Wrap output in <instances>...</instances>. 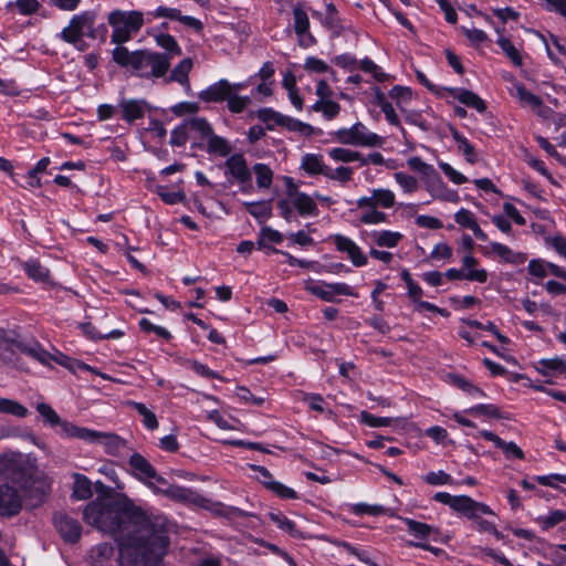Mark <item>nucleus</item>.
I'll return each mask as SVG.
<instances>
[{"label":"nucleus","instance_id":"nucleus-1","mask_svg":"<svg viewBox=\"0 0 566 566\" xmlns=\"http://www.w3.org/2000/svg\"><path fill=\"white\" fill-rule=\"evenodd\" d=\"M83 520L96 530L111 534L122 546H133V534L149 533V518L130 500L90 502L83 511Z\"/></svg>","mask_w":566,"mask_h":566},{"label":"nucleus","instance_id":"nucleus-2","mask_svg":"<svg viewBox=\"0 0 566 566\" xmlns=\"http://www.w3.org/2000/svg\"><path fill=\"white\" fill-rule=\"evenodd\" d=\"M113 60L120 66L129 67L140 77H163L169 70V57L157 52H129L125 46L113 50Z\"/></svg>","mask_w":566,"mask_h":566},{"label":"nucleus","instance_id":"nucleus-3","mask_svg":"<svg viewBox=\"0 0 566 566\" xmlns=\"http://www.w3.org/2000/svg\"><path fill=\"white\" fill-rule=\"evenodd\" d=\"M396 205V193L389 188H373L369 195L360 196L356 200V208L360 210L359 221L365 226L386 223L388 216L380 209L389 210Z\"/></svg>","mask_w":566,"mask_h":566},{"label":"nucleus","instance_id":"nucleus-4","mask_svg":"<svg viewBox=\"0 0 566 566\" xmlns=\"http://www.w3.org/2000/svg\"><path fill=\"white\" fill-rule=\"evenodd\" d=\"M107 22L112 28L111 41L115 44H123L128 42L135 34H137L144 23V13L138 10L124 11L113 10L107 15Z\"/></svg>","mask_w":566,"mask_h":566},{"label":"nucleus","instance_id":"nucleus-5","mask_svg":"<svg viewBox=\"0 0 566 566\" xmlns=\"http://www.w3.org/2000/svg\"><path fill=\"white\" fill-rule=\"evenodd\" d=\"M332 138L339 144L358 147H377L384 143L381 136L370 132L361 122L333 132Z\"/></svg>","mask_w":566,"mask_h":566},{"label":"nucleus","instance_id":"nucleus-6","mask_svg":"<svg viewBox=\"0 0 566 566\" xmlns=\"http://www.w3.org/2000/svg\"><path fill=\"white\" fill-rule=\"evenodd\" d=\"M66 431L76 439L102 446L111 455L117 454L125 444V441L113 432L97 431L85 427H66Z\"/></svg>","mask_w":566,"mask_h":566},{"label":"nucleus","instance_id":"nucleus-7","mask_svg":"<svg viewBox=\"0 0 566 566\" xmlns=\"http://www.w3.org/2000/svg\"><path fill=\"white\" fill-rule=\"evenodd\" d=\"M94 22V12H81L71 18L69 24L57 34V36L76 49L83 50V36L86 31H91L93 29Z\"/></svg>","mask_w":566,"mask_h":566},{"label":"nucleus","instance_id":"nucleus-8","mask_svg":"<svg viewBox=\"0 0 566 566\" xmlns=\"http://www.w3.org/2000/svg\"><path fill=\"white\" fill-rule=\"evenodd\" d=\"M305 290L325 302H336L337 296L343 295L357 297L355 289L345 282L327 283L310 279L305 281Z\"/></svg>","mask_w":566,"mask_h":566},{"label":"nucleus","instance_id":"nucleus-9","mask_svg":"<svg viewBox=\"0 0 566 566\" xmlns=\"http://www.w3.org/2000/svg\"><path fill=\"white\" fill-rule=\"evenodd\" d=\"M132 475L153 491L157 484L167 485V480L159 475L153 464L140 453L134 452L128 460Z\"/></svg>","mask_w":566,"mask_h":566},{"label":"nucleus","instance_id":"nucleus-10","mask_svg":"<svg viewBox=\"0 0 566 566\" xmlns=\"http://www.w3.org/2000/svg\"><path fill=\"white\" fill-rule=\"evenodd\" d=\"M29 470L25 457L19 452H6L0 455V476L13 483H22Z\"/></svg>","mask_w":566,"mask_h":566},{"label":"nucleus","instance_id":"nucleus-11","mask_svg":"<svg viewBox=\"0 0 566 566\" xmlns=\"http://www.w3.org/2000/svg\"><path fill=\"white\" fill-rule=\"evenodd\" d=\"M119 566H158V557L146 544L122 546Z\"/></svg>","mask_w":566,"mask_h":566},{"label":"nucleus","instance_id":"nucleus-12","mask_svg":"<svg viewBox=\"0 0 566 566\" xmlns=\"http://www.w3.org/2000/svg\"><path fill=\"white\" fill-rule=\"evenodd\" d=\"M290 203L297 211L301 217H317L319 213L318 207L314 197L306 192L300 191L292 179H289L286 189Z\"/></svg>","mask_w":566,"mask_h":566},{"label":"nucleus","instance_id":"nucleus-13","mask_svg":"<svg viewBox=\"0 0 566 566\" xmlns=\"http://www.w3.org/2000/svg\"><path fill=\"white\" fill-rule=\"evenodd\" d=\"M329 239L336 250L346 254L354 266L361 268L367 265L368 256L353 239L340 233L333 234Z\"/></svg>","mask_w":566,"mask_h":566},{"label":"nucleus","instance_id":"nucleus-14","mask_svg":"<svg viewBox=\"0 0 566 566\" xmlns=\"http://www.w3.org/2000/svg\"><path fill=\"white\" fill-rule=\"evenodd\" d=\"M461 514L473 522V527L478 532L488 533V531H494V523L483 518V516L486 515H494V512L489 505L470 499L465 506V511Z\"/></svg>","mask_w":566,"mask_h":566},{"label":"nucleus","instance_id":"nucleus-15","mask_svg":"<svg viewBox=\"0 0 566 566\" xmlns=\"http://www.w3.org/2000/svg\"><path fill=\"white\" fill-rule=\"evenodd\" d=\"M224 175L228 180H233L240 185L251 182V170L248 167L245 157L240 154H233L224 161Z\"/></svg>","mask_w":566,"mask_h":566},{"label":"nucleus","instance_id":"nucleus-16","mask_svg":"<svg viewBox=\"0 0 566 566\" xmlns=\"http://www.w3.org/2000/svg\"><path fill=\"white\" fill-rule=\"evenodd\" d=\"M507 90L510 95L516 98L521 106L530 107L539 116L546 115L547 108L543 107L542 98L526 90V87L515 77H512V86Z\"/></svg>","mask_w":566,"mask_h":566},{"label":"nucleus","instance_id":"nucleus-17","mask_svg":"<svg viewBox=\"0 0 566 566\" xmlns=\"http://www.w3.org/2000/svg\"><path fill=\"white\" fill-rule=\"evenodd\" d=\"M260 116L263 118L269 117V118L273 119L276 124L285 127L290 132L297 133L301 136L308 137V136H312L315 134V128L312 125L304 123L302 120L292 118L290 116L283 115L279 112H274L271 108H265V109L260 111Z\"/></svg>","mask_w":566,"mask_h":566},{"label":"nucleus","instance_id":"nucleus-18","mask_svg":"<svg viewBox=\"0 0 566 566\" xmlns=\"http://www.w3.org/2000/svg\"><path fill=\"white\" fill-rule=\"evenodd\" d=\"M424 188L434 200L452 203L460 201L458 191L449 188L437 171L424 179Z\"/></svg>","mask_w":566,"mask_h":566},{"label":"nucleus","instance_id":"nucleus-19","mask_svg":"<svg viewBox=\"0 0 566 566\" xmlns=\"http://www.w3.org/2000/svg\"><path fill=\"white\" fill-rule=\"evenodd\" d=\"M231 88L232 83L226 78H221L202 90L198 96L206 103H220L228 101L231 95Z\"/></svg>","mask_w":566,"mask_h":566},{"label":"nucleus","instance_id":"nucleus-20","mask_svg":"<svg viewBox=\"0 0 566 566\" xmlns=\"http://www.w3.org/2000/svg\"><path fill=\"white\" fill-rule=\"evenodd\" d=\"M50 490L51 484L46 478L32 481L23 491L27 505L31 507L40 505L50 493Z\"/></svg>","mask_w":566,"mask_h":566},{"label":"nucleus","instance_id":"nucleus-21","mask_svg":"<svg viewBox=\"0 0 566 566\" xmlns=\"http://www.w3.org/2000/svg\"><path fill=\"white\" fill-rule=\"evenodd\" d=\"M36 410L51 427H59L57 433L63 438H74L73 434L67 433L66 427H77L76 424L61 419L56 411L48 403L40 402L36 405Z\"/></svg>","mask_w":566,"mask_h":566},{"label":"nucleus","instance_id":"nucleus-22","mask_svg":"<svg viewBox=\"0 0 566 566\" xmlns=\"http://www.w3.org/2000/svg\"><path fill=\"white\" fill-rule=\"evenodd\" d=\"M21 509V497L17 490L9 485H0V516H11Z\"/></svg>","mask_w":566,"mask_h":566},{"label":"nucleus","instance_id":"nucleus-23","mask_svg":"<svg viewBox=\"0 0 566 566\" xmlns=\"http://www.w3.org/2000/svg\"><path fill=\"white\" fill-rule=\"evenodd\" d=\"M18 352L36 359L43 365H48L51 359V355L42 349L38 344L24 345L19 342L9 340V346L6 347V353L12 358V356Z\"/></svg>","mask_w":566,"mask_h":566},{"label":"nucleus","instance_id":"nucleus-24","mask_svg":"<svg viewBox=\"0 0 566 566\" xmlns=\"http://www.w3.org/2000/svg\"><path fill=\"white\" fill-rule=\"evenodd\" d=\"M55 526L66 542L75 543L81 537L82 526L75 518L59 515L55 517Z\"/></svg>","mask_w":566,"mask_h":566},{"label":"nucleus","instance_id":"nucleus-25","mask_svg":"<svg viewBox=\"0 0 566 566\" xmlns=\"http://www.w3.org/2000/svg\"><path fill=\"white\" fill-rule=\"evenodd\" d=\"M373 247L394 249L399 245L403 239V234L392 230H373L369 232Z\"/></svg>","mask_w":566,"mask_h":566},{"label":"nucleus","instance_id":"nucleus-26","mask_svg":"<svg viewBox=\"0 0 566 566\" xmlns=\"http://www.w3.org/2000/svg\"><path fill=\"white\" fill-rule=\"evenodd\" d=\"M490 253L497 256L501 261L514 265L522 264L526 261V254L522 252H515L505 244L499 242H491L489 244Z\"/></svg>","mask_w":566,"mask_h":566},{"label":"nucleus","instance_id":"nucleus-27","mask_svg":"<svg viewBox=\"0 0 566 566\" xmlns=\"http://www.w3.org/2000/svg\"><path fill=\"white\" fill-rule=\"evenodd\" d=\"M155 493H160L166 495L167 497L179 501V502H190L195 500V493L185 486L169 484L167 482V485L165 484H157L155 490Z\"/></svg>","mask_w":566,"mask_h":566},{"label":"nucleus","instance_id":"nucleus-28","mask_svg":"<svg viewBox=\"0 0 566 566\" xmlns=\"http://www.w3.org/2000/svg\"><path fill=\"white\" fill-rule=\"evenodd\" d=\"M193 66V61L191 57H186L181 60L171 71L169 75V81L179 83L187 93L191 92L189 73Z\"/></svg>","mask_w":566,"mask_h":566},{"label":"nucleus","instance_id":"nucleus-29","mask_svg":"<svg viewBox=\"0 0 566 566\" xmlns=\"http://www.w3.org/2000/svg\"><path fill=\"white\" fill-rule=\"evenodd\" d=\"M454 220L459 226L470 229L479 240L485 241L488 239L485 232L476 222L474 213L470 210L461 208L454 213Z\"/></svg>","mask_w":566,"mask_h":566},{"label":"nucleus","instance_id":"nucleus-30","mask_svg":"<svg viewBox=\"0 0 566 566\" xmlns=\"http://www.w3.org/2000/svg\"><path fill=\"white\" fill-rule=\"evenodd\" d=\"M449 93L460 103L468 107L476 109L479 113H484L486 109L484 101L472 91L464 88H450Z\"/></svg>","mask_w":566,"mask_h":566},{"label":"nucleus","instance_id":"nucleus-31","mask_svg":"<svg viewBox=\"0 0 566 566\" xmlns=\"http://www.w3.org/2000/svg\"><path fill=\"white\" fill-rule=\"evenodd\" d=\"M119 107L123 113V118L127 122H133L144 117L147 103L144 99H122Z\"/></svg>","mask_w":566,"mask_h":566},{"label":"nucleus","instance_id":"nucleus-32","mask_svg":"<svg viewBox=\"0 0 566 566\" xmlns=\"http://www.w3.org/2000/svg\"><path fill=\"white\" fill-rule=\"evenodd\" d=\"M301 168L308 175H323L325 177L328 166L319 154H305L301 160Z\"/></svg>","mask_w":566,"mask_h":566},{"label":"nucleus","instance_id":"nucleus-33","mask_svg":"<svg viewBox=\"0 0 566 566\" xmlns=\"http://www.w3.org/2000/svg\"><path fill=\"white\" fill-rule=\"evenodd\" d=\"M433 499L439 503L449 505L453 511L461 514L465 511V506L471 497L468 495H451L447 492H438L434 494Z\"/></svg>","mask_w":566,"mask_h":566},{"label":"nucleus","instance_id":"nucleus-34","mask_svg":"<svg viewBox=\"0 0 566 566\" xmlns=\"http://www.w3.org/2000/svg\"><path fill=\"white\" fill-rule=\"evenodd\" d=\"M401 521L407 525L408 533L418 539L424 541L433 533H438L431 525L418 522L409 517H400Z\"/></svg>","mask_w":566,"mask_h":566},{"label":"nucleus","instance_id":"nucleus-35","mask_svg":"<svg viewBox=\"0 0 566 566\" xmlns=\"http://www.w3.org/2000/svg\"><path fill=\"white\" fill-rule=\"evenodd\" d=\"M444 275L449 280H468V281H473V282H478V283H485L489 279L488 271L464 272L462 269L458 270L454 268L447 270Z\"/></svg>","mask_w":566,"mask_h":566},{"label":"nucleus","instance_id":"nucleus-36","mask_svg":"<svg viewBox=\"0 0 566 566\" xmlns=\"http://www.w3.org/2000/svg\"><path fill=\"white\" fill-rule=\"evenodd\" d=\"M536 370L543 376H549L553 371H566V359L562 357L543 358L538 360Z\"/></svg>","mask_w":566,"mask_h":566},{"label":"nucleus","instance_id":"nucleus-37","mask_svg":"<svg viewBox=\"0 0 566 566\" xmlns=\"http://www.w3.org/2000/svg\"><path fill=\"white\" fill-rule=\"evenodd\" d=\"M310 111L322 113L325 119L332 120L336 118L340 112V105L333 99L316 101Z\"/></svg>","mask_w":566,"mask_h":566},{"label":"nucleus","instance_id":"nucleus-38","mask_svg":"<svg viewBox=\"0 0 566 566\" xmlns=\"http://www.w3.org/2000/svg\"><path fill=\"white\" fill-rule=\"evenodd\" d=\"M127 407L134 408L138 415L143 418V423L148 430H155L158 428V420L156 415L149 410L143 402L129 400L126 402Z\"/></svg>","mask_w":566,"mask_h":566},{"label":"nucleus","instance_id":"nucleus-39","mask_svg":"<svg viewBox=\"0 0 566 566\" xmlns=\"http://www.w3.org/2000/svg\"><path fill=\"white\" fill-rule=\"evenodd\" d=\"M155 41L158 46L166 50L167 53L165 55L169 57V61L175 56L181 55V48L172 35L160 33L155 36Z\"/></svg>","mask_w":566,"mask_h":566},{"label":"nucleus","instance_id":"nucleus-40","mask_svg":"<svg viewBox=\"0 0 566 566\" xmlns=\"http://www.w3.org/2000/svg\"><path fill=\"white\" fill-rule=\"evenodd\" d=\"M206 142L207 150L209 154L218 155L221 157L229 156L231 151V146L226 138L218 136L213 133Z\"/></svg>","mask_w":566,"mask_h":566},{"label":"nucleus","instance_id":"nucleus-41","mask_svg":"<svg viewBox=\"0 0 566 566\" xmlns=\"http://www.w3.org/2000/svg\"><path fill=\"white\" fill-rule=\"evenodd\" d=\"M154 191L167 205L184 202L186 199V193L180 187H178L176 190H169L166 186L157 185Z\"/></svg>","mask_w":566,"mask_h":566},{"label":"nucleus","instance_id":"nucleus-42","mask_svg":"<svg viewBox=\"0 0 566 566\" xmlns=\"http://www.w3.org/2000/svg\"><path fill=\"white\" fill-rule=\"evenodd\" d=\"M23 270L34 281L46 282L50 277V271L38 260H29L23 264Z\"/></svg>","mask_w":566,"mask_h":566},{"label":"nucleus","instance_id":"nucleus-43","mask_svg":"<svg viewBox=\"0 0 566 566\" xmlns=\"http://www.w3.org/2000/svg\"><path fill=\"white\" fill-rule=\"evenodd\" d=\"M255 175L256 186L261 189H269L273 182V171L264 164L258 163L252 168Z\"/></svg>","mask_w":566,"mask_h":566},{"label":"nucleus","instance_id":"nucleus-44","mask_svg":"<svg viewBox=\"0 0 566 566\" xmlns=\"http://www.w3.org/2000/svg\"><path fill=\"white\" fill-rule=\"evenodd\" d=\"M389 97L396 102L401 112H405L411 102L412 92L409 87L397 85L389 91Z\"/></svg>","mask_w":566,"mask_h":566},{"label":"nucleus","instance_id":"nucleus-45","mask_svg":"<svg viewBox=\"0 0 566 566\" xmlns=\"http://www.w3.org/2000/svg\"><path fill=\"white\" fill-rule=\"evenodd\" d=\"M328 156L338 163H354L359 161L361 158V154L356 150H352L343 147H335L328 150Z\"/></svg>","mask_w":566,"mask_h":566},{"label":"nucleus","instance_id":"nucleus-46","mask_svg":"<svg viewBox=\"0 0 566 566\" xmlns=\"http://www.w3.org/2000/svg\"><path fill=\"white\" fill-rule=\"evenodd\" d=\"M113 555L114 548L108 543L98 544L91 551V558L96 566H102L104 563L109 562Z\"/></svg>","mask_w":566,"mask_h":566},{"label":"nucleus","instance_id":"nucleus-47","mask_svg":"<svg viewBox=\"0 0 566 566\" xmlns=\"http://www.w3.org/2000/svg\"><path fill=\"white\" fill-rule=\"evenodd\" d=\"M394 179L396 184L401 188L403 193L411 195L419 189L418 179L411 175H408L402 171H398L394 174Z\"/></svg>","mask_w":566,"mask_h":566},{"label":"nucleus","instance_id":"nucleus-48","mask_svg":"<svg viewBox=\"0 0 566 566\" xmlns=\"http://www.w3.org/2000/svg\"><path fill=\"white\" fill-rule=\"evenodd\" d=\"M0 412L24 418L29 413L28 409L20 402L11 399H0Z\"/></svg>","mask_w":566,"mask_h":566},{"label":"nucleus","instance_id":"nucleus-49","mask_svg":"<svg viewBox=\"0 0 566 566\" xmlns=\"http://www.w3.org/2000/svg\"><path fill=\"white\" fill-rule=\"evenodd\" d=\"M496 43L500 45L502 51L512 61L514 65L521 66L523 64V60L518 50L513 45V43L509 39L501 35L499 36Z\"/></svg>","mask_w":566,"mask_h":566},{"label":"nucleus","instance_id":"nucleus-50","mask_svg":"<svg viewBox=\"0 0 566 566\" xmlns=\"http://www.w3.org/2000/svg\"><path fill=\"white\" fill-rule=\"evenodd\" d=\"M566 520V513L562 510L552 511L546 515H541L536 522L543 530H549Z\"/></svg>","mask_w":566,"mask_h":566},{"label":"nucleus","instance_id":"nucleus-51","mask_svg":"<svg viewBox=\"0 0 566 566\" xmlns=\"http://www.w3.org/2000/svg\"><path fill=\"white\" fill-rule=\"evenodd\" d=\"M354 170L347 166H339L337 168H331L328 166L325 177L331 180L338 181L340 184H346L353 179Z\"/></svg>","mask_w":566,"mask_h":566},{"label":"nucleus","instance_id":"nucleus-52","mask_svg":"<svg viewBox=\"0 0 566 566\" xmlns=\"http://www.w3.org/2000/svg\"><path fill=\"white\" fill-rule=\"evenodd\" d=\"M283 235L270 227H263L259 233L258 245L259 249L268 248L269 243H281Z\"/></svg>","mask_w":566,"mask_h":566},{"label":"nucleus","instance_id":"nucleus-53","mask_svg":"<svg viewBox=\"0 0 566 566\" xmlns=\"http://www.w3.org/2000/svg\"><path fill=\"white\" fill-rule=\"evenodd\" d=\"M187 123L189 129L197 132L205 140H207L214 133L212 126L203 117H193Z\"/></svg>","mask_w":566,"mask_h":566},{"label":"nucleus","instance_id":"nucleus-54","mask_svg":"<svg viewBox=\"0 0 566 566\" xmlns=\"http://www.w3.org/2000/svg\"><path fill=\"white\" fill-rule=\"evenodd\" d=\"M270 520L282 531L291 534L292 536H298L300 533L296 530L295 523L287 518L282 513H270Z\"/></svg>","mask_w":566,"mask_h":566},{"label":"nucleus","instance_id":"nucleus-55","mask_svg":"<svg viewBox=\"0 0 566 566\" xmlns=\"http://www.w3.org/2000/svg\"><path fill=\"white\" fill-rule=\"evenodd\" d=\"M303 401L306 402L312 410L325 413L329 418L333 416V411L326 407L324 398L321 395L306 394L303 397Z\"/></svg>","mask_w":566,"mask_h":566},{"label":"nucleus","instance_id":"nucleus-56","mask_svg":"<svg viewBox=\"0 0 566 566\" xmlns=\"http://www.w3.org/2000/svg\"><path fill=\"white\" fill-rule=\"evenodd\" d=\"M248 212L260 221L266 220L271 216V206L268 202H245Z\"/></svg>","mask_w":566,"mask_h":566},{"label":"nucleus","instance_id":"nucleus-57","mask_svg":"<svg viewBox=\"0 0 566 566\" xmlns=\"http://www.w3.org/2000/svg\"><path fill=\"white\" fill-rule=\"evenodd\" d=\"M293 18L294 30L297 33V35L302 36L306 34L310 28V20L306 12L302 8L296 7L293 10Z\"/></svg>","mask_w":566,"mask_h":566},{"label":"nucleus","instance_id":"nucleus-58","mask_svg":"<svg viewBox=\"0 0 566 566\" xmlns=\"http://www.w3.org/2000/svg\"><path fill=\"white\" fill-rule=\"evenodd\" d=\"M7 8H17L21 14L30 15L39 10L40 2L38 0H15L14 2H9Z\"/></svg>","mask_w":566,"mask_h":566},{"label":"nucleus","instance_id":"nucleus-59","mask_svg":"<svg viewBox=\"0 0 566 566\" xmlns=\"http://www.w3.org/2000/svg\"><path fill=\"white\" fill-rule=\"evenodd\" d=\"M139 327L143 332L154 333L159 338H163L166 340H169L171 338V334L167 328L156 325L147 318H142L139 321Z\"/></svg>","mask_w":566,"mask_h":566},{"label":"nucleus","instance_id":"nucleus-60","mask_svg":"<svg viewBox=\"0 0 566 566\" xmlns=\"http://www.w3.org/2000/svg\"><path fill=\"white\" fill-rule=\"evenodd\" d=\"M551 41H552V45L545 41L546 52H547L548 57L555 64H558V63H560L559 56L566 54V49L564 48V45L560 44L558 39L553 34L551 35Z\"/></svg>","mask_w":566,"mask_h":566},{"label":"nucleus","instance_id":"nucleus-61","mask_svg":"<svg viewBox=\"0 0 566 566\" xmlns=\"http://www.w3.org/2000/svg\"><path fill=\"white\" fill-rule=\"evenodd\" d=\"M376 98L387 122L395 126L399 125V119L392 104L389 103L382 94H377Z\"/></svg>","mask_w":566,"mask_h":566},{"label":"nucleus","instance_id":"nucleus-62","mask_svg":"<svg viewBox=\"0 0 566 566\" xmlns=\"http://www.w3.org/2000/svg\"><path fill=\"white\" fill-rule=\"evenodd\" d=\"M527 270L531 275L543 279L548 275L549 262L542 259H533L528 262Z\"/></svg>","mask_w":566,"mask_h":566},{"label":"nucleus","instance_id":"nucleus-63","mask_svg":"<svg viewBox=\"0 0 566 566\" xmlns=\"http://www.w3.org/2000/svg\"><path fill=\"white\" fill-rule=\"evenodd\" d=\"M251 103L250 96H241L239 94H231L227 101L228 109L233 114H239Z\"/></svg>","mask_w":566,"mask_h":566},{"label":"nucleus","instance_id":"nucleus-64","mask_svg":"<svg viewBox=\"0 0 566 566\" xmlns=\"http://www.w3.org/2000/svg\"><path fill=\"white\" fill-rule=\"evenodd\" d=\"M407 164L410 169L423 175L424 179L429 178L436 171L431 165L424 163L420 157L417 156L410 157Z\"/></svg>","mask_w":566,"mask_h":566}]
</instances>
